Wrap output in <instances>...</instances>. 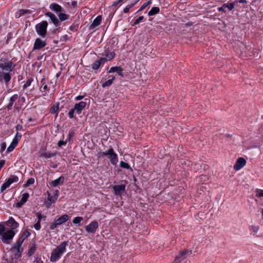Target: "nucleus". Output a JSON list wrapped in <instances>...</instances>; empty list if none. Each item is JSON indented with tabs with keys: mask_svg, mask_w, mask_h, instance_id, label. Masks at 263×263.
I'll return each instance as SVG.
<instances>
[{
	"mask_svg": "<svg viewBox=\"0 0 263 263\" xmlns=\"http://www.w3.org/2000/svg\"><path fill=\"white\" fill-rule=\"evenodd\" d=\"M104 63V59L100 58L98 60H96L92 63L91 67L93 70H97L100 67L101 65Z\"/></svg>",
	"mask_w": 263,
	"mask_h": 263,
	"instance_id": "obj_18",
	"label": "nucleus"
},
{
	"mask_svg": "<svg viewBox=\"0 0 263 263\" xmlns=\"http://www.w3.org/2000/svg\"><path fill=\"white\" fill-rule=\"evenodd\" d=\"M35 215L37 218V221H39L40 222H41L42 219L45 220L46 218V216L44 215H42L41 212H36L35 213Z\"/></svg>",
	"mask_w": 263,
	"mask_h": 263,
	"instance_id": "obj_34",
	"label": "nucleus"
},
{
	"mask_svg": "<svg viewBox=\"0 0 263 263\" xmlns=\"http://www.w3.org/2000/svg\"><path fill=\"white\" fill-rule=\"evenodd\" d=\"M160 11V9L158 7H153L148 12L149 16H152L158 13Z\"/></svg>",
	"mask_w": 263,
	"mask_h": 263,
	"instance_id": "obj_26",
	"label": "nucleus"
},
{
	"mask_svg": "<svg viewBox=\"0 0 263 263\" xmlns=\"http://www.w3.org/2000/svg\"><path fill=\"white\" fill-rule=\"evenodd\" d=\"M59 18L61 21H63L67 19L68 16L63 13H60L58 15Z\"/></svg>",
	"mask_w": 263,
	"mask_h": 263,
	"instance_id": "obj_37",
	"label": "nucleus"
},
{
	"mask_svg": "<svg viewBox=\"0 0 263 263\" xmlns=\"http://www.w3.org/2000/svg\"><path fill=\"white\" fill-rule=\"evenodd\" d=\"M255 193L256 197L259 198L263 197V190L261 189H257L255 190Z\"/></svg>",
	"mask_w": 263,
	"mask_h": 263,
	"instance_id": "obj_41",
	"label": "nucleus"
},
{
	"mask_svg": "<svg viewBox=\"0 0 263 263\" xmlns=\"http://www.w3.org/2000/svg\"><path fill=\"white\" fill-rule=\"evenodd\" d=\"M101 156L107 157L111 163L113 165H116L118 163V156L112 148H110L106 151L100 153L99 154V157Z\"/></svg>",
	"mask_w": 263,
	"mask_h": 263,
	"instance_id": "obj_3",
	"label": "nucleus"
},
{
	"mask_svg": "<svg viewBox=\"0 0 263 263\" xmlns=\"http://www.w3.org/2000/svg\"><path fill=\"white\" fill-rule=\"evenodd\" d=\"M259 227L258 226L252 225L249 227V230L251 231V234L255 236L258 232Z\"/></svg>",
	"mask_w": 263,
	"mask_h": 263,
	"instance_id": "obj_28",
	"label": "nucleus"
},
{
	"mask_svg": "<svg viewBox=\"0 0 263 263\" xmlns=\"http://www.w3.org/2000/svg\"><path fill=\"white\" fill-rule=\"evenodd\" d=\"M41 83L42 84V87L43 88V89L44 90H48V86L46 84V83L45 82V80L42 79V81H41Z\"/></svg>",
	"mask_w": 263,
	"mask_h": 263,
	"instance_id": "obj_50",
	"label": "nucleus"
},
{
	"mask_svg": "<svg viewBox=\"0 0 263 263\" xmlns=\"http://www.w3.org/2000/svg\"><path fill=\"white\" fill-rule=\"evenodd\" d=\"M103 56H104L103 58H101V59H104V63L106 61H109L115 58V53L114 52L111 51L109 48H105L104 50V52L102 53Z\"/></svg>",
	"mask_w": 263,
	"mask_h": 263,
	"instance_id": "obj_8",
	"label": "nucleus"
},
{
	"mask_svg": "<svg viewBox=\"0 0 263 263\" xmlns=\"http://www.w3.org/2000/svg\"><path fill=\"white\" fill-rule=\"evenodd\" d=\"M84 98V96H78L76 98V100H80Z\"/></svg>",
	"mask_w": 263,
	"mask_h": 263,
	"instance_id": "obj_56",
	"label": "nucleus"
},
{
	"mask_svg": "<svg viewBox=\"0 0 263 263\" xmlns=\"http://www.w3.org/2000/svg\"><path fill=\"white\" fill-rule=\"evenodd\" d=\"M122 0H118V2L116 3L113 4V5H115L117 4L119 2H121Z\"/></svg>",
	"mask_w": 263,
	"mask_h": 263,
	"instance_id": "obj_62",
	"label": "nucleus"
},
{
	"mask_svg": "<svg viewBox=\"0 0 263 263\" xmlns=\"http://www.w3.org/2000/svg\"><path fill=\"white\" fill-rule=\"evenodd\" d=\"M87 99H85V101H81L74 105V108L77 114H80L82 112V110L85 108L87 104Z\"/></svg>",
	"mask_w": 263,
	"mask_h": 263,
	"instance_id": "obj_9",
	"label": "nucleus"
},
{
	"mask_svg": "<svg viewBox=\"0 0 263 263\" xmlns=\"http://www.w3.org/2000/svg\"><path fill=\"white\" fill-rule=\"evenodd\" d=\"M109 78H110V79L109 80L102 83V87L105 88V87L110 86L112 84L113 81L115 80V77L114 76H109Z\"/></svg>",
	"mask_w": 263,
	"mask_h": 263,
	"instance_id": "obj_24",
	"label": "nucleus"
},
{
	"mask_svg": "<svg viewBox=\"0 0 263 263\" xmlns=\"http://www.w3.org/2000/svg\"><path fill=\"white\" fill-rule=\"evenodd\" d=\"M261 214H262V219H263V208L261 209Z\"/></svg>",
	"mask_w": 263,
	"mask_h": 263,
	"instance_id": "obj_63",
	"label": "nucleus"
},
{
	"mask_svg": "<svg viewBox=\"0 0 263 263\" xmlns=\"http://www.w3.org/2000/svg\"><path fill=\"white\" fill-rule=\"evenodd\" d=\"M152 4V0H148V1L144 3L140 7V8L138 10V12L142 11L147 6L150 5Z\"/></svg>",
	"mask_w": 263,
	"mask_h": 263,
	"instance_id": "obj_35",
	"label": "nucleus"
},
{
	"mask_svg": "<svg viewBox=\"0 0 263 263\" xmlns=\"http://www.w3.org/2000/svg\"><path fill=\"white\" fill-rule=\"evenodd\" d=\"M135 4V3H134V4L128 5L126 6L125 7V8L123 9L124 13H128L129 12V9L131 8H132L134 6Z\"/></svg>",
	"mask_w": 263,
	"mask_h": 263,
	"instance_id": "obj_42",
	"label": "nucleus"
},
{
	"mask_svg": "<svg viewBox=\"0 0 263 263\" xmlns=\"http://www.w3.org/2000/svg\"><path fill=\"white\" fill-rule=\"evenodd\" d=\"M102 21V16L101 15H98L97 17H96L94 20L93 21L92 23L90 24L88 28L89 30H92L94 28H95L96 27L99 26Z\"/></svg>",
	"mask_w": 263,
	"mask_h": 263,
	"instance_id": "obj_17",
	"label": "nucleus"
},
{
	"mask_svg": "<svg viewBox=\"0 0 263 263\" xmlns=\"http://www.w3.org/2000/svg\"><path fill=\"white\" fill-rule=\"evenodd\" d=\"M9 186L6 182L4 183L1 186V192H3L7 188H8Z\"/></svg>",
	"mask_w": 263,
	"mask_h": 263,
	"instance_id": "obj_48",
	"label": "nucleus"
},
{
	"mask_svg": "<svg viewBox=\"0 0 263 263\" xmlns=\"http://www.w3.org/2000/svg\"><path fill=\"white\" fill-rule=\"evenodd\" d=\"M77 4V2L74 1V2H73L72 3V5L73 6H76Z\"/></svg>",
	"mask_w": 263,
	"mask_h": 263,
	"instance_id": "obj_61",
	"label": "nucleus"
},
{
	"mask_svg": "<svg viewBox=\"0 0 263 263\" xmlns=\"http://www.w3.org/2000/svg\"><path fill=\"white\" fill-rule=\"evenodd\" d=\"M18 98V96L17 94H15V95H13L10 98L9 102L8 104L6 106V108H7L8 110L11 109L14 102H15Z\"/></svg>",
	"mask_w": 263,
	"mask_h": 263,
	"instance_id": "obj_20",
	"label": "nucleus"
},
{
	"mask_svg": "<svg viewBox=\"0 0 263 263\" xmlns=\"http://www.w3.org/2000/svg\"><path fill=\"white\" fill-rule=\"evenodd\" d=\"M8 223L10 225V226L11 227H12V228L13 229H15L16 228H17L18 226V224L17 222H16L15 221V220L12 217H11L9 220H8Z\"/></svg>",
	"mask_w": 263,
	"mask_h": 263,
	"instance_id": "obj_27",
	"label": "nucleus"
},
{
	"mask_svg": "<svg viewBox=\"0 0 263 263\" xmlns=\"http://www.w3.org/2000/svg\"><path fill=\"white\" fill-rule=\"evenodd\" d=\"M55 155V153H52L49 152H46L44 151L43 152H42L41 154V156L47 158H51L53 156H54Z\"/></svg>",
	"mask_w": 263,
	"mask_h": 263,
	"instance_id": "obj_30",
	"label": "nucleus"
},
{
	"mask_svg": "<svg viewBox=\"0 0 263 263\" xmlns=\"http://www.w3.org/2000/svg\"><path fill=\"white\" fill-rule=\"evenodd\" d=\"M15 233L12 230H9L2 235V241L5 243H9V241L12 239Z\"/></svg>",
	"mask_w": 263,
	"mask_h": 263,
	"instance_id": "obj_6",
	"label": "nucleus"
},
{
	"mask_svg": "<svg viewBox=\"0 0 263 263\" xmlns=\"http://www.w3.org/2000/svg\"><path fill=\"white\" fill-rule=\"evenodd\" d=\"M69 219V216L67 214H64L57 219L54 223L51 224L49 227L50 230H54L58 226L67 222Z\"/></svg>",
	"mask_w": 263,
	"mask_h": 263,
	"instance_id": "obj_5",
	"label": "nucleus"
},
{
	"mask_svg": "<svg viewBox=\"0 0 263 263\" xmlns=\"http://www.w3.org/2000/svg\"><path fill=\"white\" fill-rule=\"evenodd\" d=\"M64 181V177L63 176H61L58 179L53 180L51 182V185L53 187H56L59 185L63 184Z\"/></svg>",
	"mask_w": 263,
	"mask_h": 263,
	"instance_id": "obj_21",
	"label": "nucleus"
},
{
	"mask_svg": "<svg viewBox=\"0 0 263 263\" xmlns=\"http://www.w3.org/2000/svg\"><path fill=\"white\" fill-rule=\"evenodd\" d=\"M22 134L21 133H19L18 132H16L15 137L13 139L12 141V143L14 144L15 145L17 146L19 141L21 140L22 138Z\"/></svg>",
	"mask_w": 263,
	"mask_h": 263,
	"instance_id": "obj_25",
	"label": "nucleus"
},
{
	"mask_svg": "<svg viewBox=\"0 0 263 263\" xmlns=\"http://www.w3.org/2000/svg\"><path fill=\"white\" fill-rule=\"evenodd\" d=\"M6 148V143L4 142L1 144L0 145V152L2 153L3 151L5 150Z\"/></svg>",
	"mask_w": 263,
	"mask_h": 263,
	"instance_id": "obj_51",
	"label": "nucleus"
},
{
	"mask_svg": "<svg viewBox=\"0 0 263 263\" xmlns=\"http://www.w3.org/2000/svg\"><path fill=\"white\" fill-rule=\"evenodd\" d=\"M41 222L37 221L33 226L34 228L36 230H39L41 229Z\"/></svg>",
	"mask_w": 263,
	"mask_h": 263,
	"instance_id": "obj_52",
	"label": "nucleus"
},
{
	"mask_svg": "<svg viewBox=\"0 0 263 263\" xmlns=\"http://www.w3.org/2000/svg\"><path fill=\"white\" fill-rule=\"evenodd\" d=\"M14 248L16 250V255H17L18 257L21 256L22 252H23V248H22V247H20L18 248V247L15 246Z\"/></svg>",
	"mask_w": 263,
	"mask_h": 263,
	"instance_id": "obj_40",
	"label": "nucleus"
},
{
	"mask_svg": "<svg viewBox=\"0 0 263 263\" xmlns=\"http://www.w3.org/2000/svg\"><path fill=\"white\" fill-rule=\"evenodd\" d=\"M192 254L191 250H184L181 251L179 254L175 257V261L176 262H180L185 259L186 255H190Z\"/></svg>",
	"mask_w": 263,
	"mask_h": 263,
	"instance_id": "obj_13",
	"label": "nucleus"
},
{
	"mask_svg": "<svg viewBox=\"0 0 263 263\" xmlns=\"http://www.w3.org/2000/svg\"><path fill=\"white\" fill-rule=\"evenodd\" d=\"M83 220V218L82 217H76L73 219L72 222L74 224L80 226L81 225V222Z\"/></svg>",
	"mask_w": 263,
	"mask_h": 263,
	"instance_id": "obj_29",
	"label": "nucleus"
},
{
	"mask_svg": "<svg viewBox=\"0 0 263 263\" xmlns=\"http://www.w3.org/2000/svg\"><path fill=\"white\" fill-rule=\"evenodd\" d=\"M36 250V247L34 245H32L31 246H29L28 256L29 257L31 256L34 253Z\"/></svg>",
	"mask_w": 263,
	"mask_h": 263,
	"instance_id": "obj_31",
	"label": "nucleus"
},
{
	"mask_svg": "<svg viewBox=\"0 0 263 263\" xmlns=\"http://www.w3.org/2000/svg\"><path fill=\"white\" fill-rule=\"evenodd\" d=\"M99 227V224L96 220H93L88 225L85 227V230L88 233H91L92 234L95 233Z\"/></svg>",
	"mask_w": 263,
	"mask_h": 263,
	"instance_id": "obj_7",
	"label": "nucleus"
},
{
	"mask_svg": "<svg viewBox=\"0 0 263 263\" xmlns=\"http://www.w3.org/2000/svg\"><path fill=\"white\" fill-rule=\"evenodd\" d=\"M12 61L6 58L0 59V83L8 85L11 79L10 72L14 70Z\"/></svg>",
	"mask_w": 263,
	"mask_h": 263,
	"instance_id": "obj_1",
	"label": "nucleus"
},
{
	"mask_svg": "<svg viewBox=\"0 0 263 263\" xmlns=\"http://www.w3.org/2000/svg\"><path fill=\"white\" fill-rule=\"evenodd\" d=\"M115 195L121 196L125 191V185H115L112 186Z\"/></svg>",
	"mask_w": 263,
	"mask_h": 263,
	"instance_id": "obj_10",
	"label": "nucleus"
},
{
	"mask_svg": "<svg viewBox=\"0 0 263 263\" xmlns=\"http://www.w3.org/2000/svg\"><path fill=\"white\" fill-rule=\"evenodd\" d=\"M29 197V194L28 193H25L23 194L21 201H22V202L25 203L27 201Z\"/></svg>",
	"mask_w": 263,
	"mask_h": 263,
	"instance_id": "obj_36",
	"label": "nucleus"
},
{
	"mask_svg": "<svg viewBox=\"0 0 263 263\" xmlns=\"http://www.w3.org/2000/svg\"><path fill=\"white\" fill-rule=\"evenodd\" d=\"M58 191H56L54 193L53 195H51L50 194H48L47 202L46 203V206L47 208L50 207L51 204L54 203L58 198Z\"/></svg>",
	"mask_w": 263,
	"mask_h": 263,
	"instance_id": "obj_11",
	"label": "nucleus"
},
{
	"mask_svg": "<svg viewBox=\"0 0 263 263\" xmlns=\"http://www.w3.org/2000/svg\"><path fill=\"white\" fill-rule=\"evenodd\" d=\"M16 146V145H15L14 144H13L11 142L10 145L7 148V152H12Z\"/></svg>",
	"mask_w": 263,
	"mask_h": 263,
	"instance_id": "obj_43",
	"label": "nucleus"
},
{
	"mask_svg": "<svg viewBox=\"0 0 263 263\" xmlns=\"http://www.w3.org/2000/svg\"><path fill=\"white\" fill-rule=\"evenodd\" d=\"M59 103H57V104H55L54 105H53L51 107H50V112L52 114H54L55 113H56L58 110H59Z\"/></svg>",
	"mask_w": 263,
	"mask_h": 263,
	"instance_id": "obj_32",
	"label": "nucleus"
},
{
	"mask_svg": "<svg viewBox=\"0 0 263 263\" xmlns=\"http://www.w3.org/2000/svg\"><path fill=\"white\" fill-rule=\"evenodd\" d=\"M70 30L73 31H75L77 30V28H76V26H71L70 27Z\"/></svg>",
	"mask_w": 263,
	"mask_h": 263,
	"instance_id": "obj_57",
	"label": "nucleus"
},
{
	"mask_svg": "<svg viewBox=\"0 0 263 263\" xmlns=\"http://www.w3.org/2000/svg\"><path fill=\"white\" fill-rule=\"evenodd\" d=\"M24 204V203L22 202V201L20 200V202H17V203H16V206H17V208H20V207H21V206H22Z\"/></svg>",
	"mask_w": 263,
	"mask_h": 263,
	"instance_id": "obj_55",
	"label": "nucleus"
},
{
	"mask_svg": "<svg viewBox=\"0 0 263 263\" xmlns=\"http://www.w3.org/2000/svg\"><path fill=\"white\" fill-rule=\"evenodd\" d=\"M29 13H30L29 10L20 9L15 13V17L19 18L22 16L25 15L26 14Z\"/></svg>",
	"mask_w": 263,
	"mask_h": 263,
	"instance_id": "obj_22",
	"label": "nucleus"
},
{
	"mask_svg": "<svg viewBox=\"0 0 263 263\" xmlns=\"http://www.w3.org/2000/svg\"><path fill=\"white\" fill-rule=\"evenodd\" d=\"M76 111L74 108L70 109L68 112V116L69 118L72 119L74 117V112Z\"/></svg>",
	"mask_w": 263,
	"mask_h": 263,
	"instance_id": "obj_47",
	"label": "nucleus"
},
{
	"mask_svg": "<svg viewBox=\"0 0 263 263\" xmlns=\"http://www.w3.org/2000/svg\"><path fill=\"white\" fill-rule=\"evenodd\" d=\"M239 3H247V1L246 0H240L239 1Z\"/></svg>",
	"mask_w": 263,
	"mask_h": 263,
	"instance_id": "obj_60",
	"label": "nucleus"
},
{
	"mask_svg": "<svg viewBox=\"0 0 263 263\" xmlns=\"http://www.w3.org/2000/svg\"><path fill=\"white\" fill-rule=\"evenodd\" d=\"M67 245V241H63L54 249L51 254L50 258V261L51 262L57 261L61 257L63 254L66 252V248Z\"/></svg>",
	"mask_w": 263,
	"mask_h": 263,
	"instance_id": "obj_2",
	"label": "nucleus"
},
{
	"mask_svg": "<svg viewBox=\"0 0 263 263\" xmlns=\"http://www.w3.org/2000/svg\"><path fill=\"white\" fill-rule=\"evenodd\" d=\"M48 25V24L46 21H43L37 24L35 26V29L37 34L42 37H46Z\"/></svg>",
	"mask_w": 263,
	"mask_h": 263,
	"instance_id": "obj_4",
	"label": "nucleus"
},
{
	"mask_svg": "<svg viewBox=\"0 0 263 263\" xmlns=\"http://www.w3.org/2000/svg\"><path fill=\"white\" fill-rule=\"evenodd\" d=\"M34 182V179L33 178H30L28 179L26 183V185L27 186H29V185L33 184Z\"/></svg>",
	"mask_w": 263,
	"mask_h": 263,
	"instance_id": "obj_46",
	"label": "nucleus"
},
{
	"mask_svg": "<svg viewBox=\"0 0 263 263\" xmlns=\"http://www.w3.org/2000/svg\"><path fill=\"white\" fill-rule=\"evenodd\" d=\"M17 132H18V131H20L21 130H22L23 129V126L22 125H20V124H17L15 127Z\"/></svg>",
	"mask_w": 263,
	"mask_h": 263,
	"instance_id": "obj_54",
	"label": "nucleus"
},
{
	"mask_svg": "<svg viewBox=\"0 0 263 263\" xmlns=\"http://www.w3.org/2000/svg\"><path fill=\"white\" fill-rule=\"evenodd\" d=\"M8 180L10 181V182L11 183H13V182H16L18 181V178L17 176L15 175H11L10 177L8 178Z\"/></svg>",
	"mask_w": 263,
	"mask_h": 263,
	"instance_id": "obj_38",
	"label": "nucleus"
},
{
	"mask_svg": "<svg viewBox=\"0 0 263 263\" xmlns=\"http://www.w3.org/2000/svg\"><path fill=\"white\" fill-rule=\"evenodd\" d=\"M235 3H226L224 4L222 7H219L218 8V10L219 12H223L224 13L226 12V8H228L229 10H232L234 8Z\"/></svg>",
	"mask_w": 263,
	"mask_h": 263,
	"instance_id": "obj_16",
	"label": "nucleus"
},
{
	"mask_svg": "<svg viewBox=\"0 0 263 263\" xmlns=\"http://www.w3.org/2000/svg\"><path fill=\"white\" fill-rule=\"evenodd\" d=\"M144 18V17L143 16H141L140 17H139L137 19H136L135 20V21L134 22V25H137L138 24L140 23V22L143 20Z\"/></svg>",
	"mask_w": 263,
	"mask_h": 263,
	"instance_id": "obj_49",
	"label": "nucleus"
},
{
	"mask_svg": "<svg viewBox=\"0 0 263 263\" xmlns=\"http://www.w3.org/2000/svg\"><path fill=\"white\" fill-rule=\"evenodd\" d=\"M50 167L52 168H56L57 167V165L55 164H54L53 163L51 162L50 165Z\"/></svg>",
	"mask_w": 263,
	"mask_h": 263,
	"instance_id": "obj_58",
	"label": "nucleus"
},
{
	"mask_svg": "<svg viewBox=\"0 0 263 263\" xmlns=\"http://www.w3.org/2000/svg\"><path fill=\"white\" fill-rule=\"evenodd\" d=\"M246 164V160L242 157L239 158L234 165V169L238 171L242 168Z\"/></svg>",
	"mask_w": 263,
	"mask_h": 263,
	"instance_id": "obj_14",
	"label": "nucleus"
},
{
	"mask_svg": "<svg viewBox=\"0 0 263 263\" xmlns=\"http://www.w3.org/2000/svg\"><path fill=\"white\" fill-rule=\"evenodd\" d=\"M120 166L124 168L131 169L128 163L122 161H121L120 163Z\"/></svg>",
	"mask_w": 263,
	"mask_h": 263,
	"instance_id": "obj_39",
	"label": "nucleus"
},
{
	"mask_svg": "<svg viewBox=\"0 0 263 263\" xmlns=\"http://www.w3.org/2000/svg\"><path fill=\"white\" fill-rule=\"evenodd\" d=\"M46 45V43L45 41H43L40 38H37L35 40L33 49L39 50L44 47Z\"/></svg>",
	"mask_w": 263,
	"mask_h": 263,
	"instance_id": "obj_15",
	"label": "nucleus"
},
{
	"mask_svg": "<svg viewBox=\"0 0 263 263\" xmlns=\"http://www.w3.org/2000/svg\"><path fill=\"white\" fill-rule=\"evenodd\" d=\"M117 72L119 76L123 77L124 76L123 73V69L120 66H114L111 67L108 72L111 73V72Z\"/></svg>",
	"mask_w": 263,
	"mask_h": 263,
	"instance_id": "obj_19",
	"label": "nucleus"
},
{
	"mask_svg": "<svg viewBox=\"0 0 263 263\" xmlns=\"http://www.w3.org/2000/svg\"><path fill=\"white\" fill-rule=\"evenodd\" d=\"M49 8L57 12H59L62 10V7L60 5L56 3H52L49 6Z\"/></svg>",
	"mask_w": 263,
	"mask_h": 263,
	"instance_id": "obj_23",
	"label": "nucleus"
},
{
	"mask_svg": "<svg viewBox=\"0 0 263 263\" xmlns=\"http://www.w3.org/2000/svg\"><path fill=\"white\" fill-rule=\"evenodd\" d=\"M45 15L48 16L49 18L50 22H52L54 24L55 27H58L60 25V22L56 16L50 12H47L45 13Z\"/></svg>",
	"mask_w": 263,
	"mask_h": 263,
	"instance_id": "obj_12",
	"label": "nucleus"
},
{
	"mask_svg": "<svg viewBox=\"0 0 263 263\" xmlns=\"http://www.w3.org/2000/svg\"><path fill=\"white\" fill-rule=\"evenodd\" d=\"M6 184H8V185L9 186L12 183L10 182V181H9V180H8V179H7V180L5 182Z\"/></svg>",
	"mask_w": 263,
	"mask_h": 263,
	"instance_id": "obj_59",
	"label": "nucleus"
},
{
	"mask_svg": "<svg viewBox=\"0 0 263 263\" xmlns=\"http://www.w3.org/2000/svg\"><path fill=\"white\" fill-rule=\"evenodd\" d=\"M67 35H65L64 36V37H65V38H66V37H67Z\"/></svg>",
	"mask_w": 263,
	"mask_h": 263,
	"instance_id": "obj_64",
	"label": "nucleus"
},
{
	"mask_svg": "<svg viewBox=\"0 0 263 263\" xmlns=\"http://www.w3.org/2000/svg\"><path fill=\"white\" fill-rule=\"evenodd\" d=\"M67 143V141H63V140H60L58 143V145L59 146V147H61V146L62 145H65Z\"/></svg>",
	"mask_w": 263,
	"mask_h": 263,
	"instance_id": "obj_53",
	"label": "nucleus"
},
{
	"mask_svg": "<svg viewBox=\"0 0 263 263\" xmlns=\"http://www.w3.org/2000/svg\"><path fill=\"white\" fill-rule=\"evenodd\" d=\"M33 82V79L32 78H29L25 82L23 85V89H26L31 85V83Z\"/></svg>",
	"mask_w": 263,
	"mask_h": 263,
	"instance_id": "obj_33",
	"label": "nucleus"
},
{
	"mask_svg": "<svg viewBox=\"0 0 263 263\" xmlns=\"http://www.w3.org/2000/svg\"><path fill=\"white\" fill-rule=\"evenodd\" d=\"M5 226L3 223H0V236H2L5 233Z\"/></svg>",
	"mask_w": 263,
	"mask_h": 263,
	"instance_id": "obj_45",
	"label": "nucleus"
},
{
	"mask_svg": "<svg viewBox=\"0 0 263 263\" xmlns=\"http://www.w3.org/2000/svg\"><path fill=\"white\" fill-rule=\"evenodd\" d=\"M24 240V238H20L17 241H16V247H18V248L20 247H22V245L23 243V241Z\"/></svg>",
	"mask_w": 263,
	"mask_h": 263,
	"instance_id": "obj_44",
	"label": "nucleus"
}]
</instances>
